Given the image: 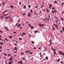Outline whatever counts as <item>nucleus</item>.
I'll return each instance as SVG.
<instances>
[{"label": "nucleus", "mask_w": 64, "mask_h": 64, "mask_svg": "<svg viewBox=\"0 0 64 64\" xmlns=\"http://www.w3.org/2000/svg\"><path fill=\"white\" fill-rule=\"evenodd\" d=\"M61 20H62V21H63V20H64L62 18H61Z\"/></svg>", "instance_id": "4c0bfd02"}, {"label": "nucleus", "mask_w": 64, "mask_h": 64, "mask_svg": "<svg viewBox=\"0 0 64 64\" xmlns=\"http://www.w3.org/2000/svg\"><path fill=\"white\" fill-rule=\"evenodd\" d=\"M28 25H29L30 27H32V26H31V25H30V24H28Z\"/></svg>", "instance_id": "ddd939ff"}, {"label": "nucleus", "mask_w": 64, "mask_h": 64, "mask_svg": "<svg viewBox=\"0 0 64 64\" xmlns=\"http://www.w3.org/2000/svg\"><path fill=\"white\" fill-rule=\"evenodd\" d=\"M40 57H42V54H40Z\"/></svg>", "instance_id": "052dcab7"}, {"label": "nucleus", "mask_w": 64, "mask_h": 64, "mask_svg": "<svg viewBox=\"0 0 64 64\" xmlns=\"http://www.w3.org/2000/svg\"><path fill=\"white\" fill-rule=\"evenodd\" d=\"M48 15V18H50V14H49Z\"/></svg>", "instance_id": "13d9d810"}, {"label": "nucleus", "mask_w": 64, "mask_h": 64, "mask_svg": "<svg viewBox=\"0 0 64 64\" xmlns=\"http://www.w3.org/2000/svg\"><path fill=\"white\" fill-rule=\"evenodd\" d=\"M46 60H48V56H46Z\"/></svg>", "instance_id": "9d476101"}, {"label": "nucleus", "mask_w": 64, "mask_h": 64, "mask_svg": "<svg viewBox=\"0 0 64 64\" xmlns=\"http://www.w3.org/2000/svg\"><path fill=\"white\" fill-rule=\"evenodd\" d=\"M34 13L36 14V16H38V14L36 12H34Z\"/></svg>", "instance_id": "e433bc0d"}, {"label": "nucleus", "mask_w": 64, "mask_h": 64, "mask_svg": "<svg viewBox=\"0 0 64 64\" xmlns=\"http://www.w3.org/2000/svg\"><path fill=\"white\" fill-rule=\"evenodd\" d=\"M7 18H8V16H6V19H7Z\"/></svg>", "instance_id": "49530a36"}, {"label": "nucleus", "mask_w": 64, "mask_h": 64, "mask_svg": "<svg viewBox=\"0 0 64 64\" xmlns=\"http://www.w3.org/2000/svg\"><path fill=\"white\" fill-rule=\"evenodd\" d=\"M30 28L31 29H34V27H33V26H32V27H31V28Z\"/></svg>", "instance_id": "412c9836"}, {"label": "nucleus", "mask_w": 64, "mask_h": 64, "mask_svg": "<svg viewBox=\"0 0 64 64\" xmlns=\"http://www.w3.org/2000/svg\"><path fill=\"white\" fill-rule=\"evenodd\" d=\"M9 37L10 38V39H12V36H9Z\"/></svg>", "instance_id": "dca6fc26"}, {"label": "nucleus", "mask_w": 64, "mask_h": 64, "mask_svg": "<svg viewBox=\"0 0 64 64\" xmlns=\"http://www.w3.org/2000/svg\"><path fill=\"white\" fill-rule=\"evenodd\" d=\"M19 40H22V38H19Z\"/></svg>", "instance_id": "79ce46f5"}, {"label": "nucleus", "mask_w": 64, "mask_h": 64, "mask_svg": "<svg viewBox=\"0 0 64 64\" xmlns=\"http://www.w3.org/2000/svg\"><path fill=\"white\" fill-rule=\"evenodd\" d=\"M20 5H21V2H20Z\"/></svg>", "instance_id": "4d7b16f0"}, {"label": "nucleus", "mask_w": 64, "mask_h": 64, "mask_svg": "<svg viewBox=\"0 0 64 64\" xmlns=\"http://www.w3.org/2000/svg\"><path fill=\"white\" fill-rule=\"evenodd\" d=\"M38 25L40 26V27H43L44 26V24H38Z\"/></svg>", "instance_id": "f257e3e1"}, {"label": "nucleus", "mask_w": 64, "mask_h": 64, "mask_svg": "<svg viewBox=\"0 0 64 64\" xmlns=\"http://www.w3.org/2000/svg\"><path fill=\"white\" fill-rule=\"evenodd\" d=\"M4 55L5 56H7V54H6L5 53H4Z\"/></svg>", "instance_id": "ea45409f"}, {"label": "nucleus", "mask_w": 64, "mask_h": 64, "mask_svg": "<svg viewBox=\"0 0 64 64\" xmlns=\"http://www.w3.org/2000/svg\"><path fill=\"white\" fill-rule=\"evenodd\" d=\"M62 29L63 31L64 32V27H63L62 28Z\"/></svg>", "instance_id": "393cba45"}, {"label": "nucleus", "mask_w": 64, "mask_h": 64, "mask_svg": "<svg viewBox=\"0 0 64 64\" xmlns=\"http://www.w3.org/2000/svg\"><path fill=\"white\" fill-rule=\"evenodd\" d=\"M12 57H11L9 58L10 61V62L12 61Z\"/></svg>", "instance_id": "7ed1b4c3"}, {"label": "nucleus", "mask_w": 64, "mask_h": 64, "mask_svg": "<svg viewBox=\"0 0 64 64\" xmlns=\"http://www.w3.org/2000/svg\"><path fill=\"white\" fill-rule=\"evenodd\" d=\"M8 15V14H4L3 15L4 16H6V15Z\"/></svg>", "instance_id": "58836bf2"}, {"label": "nucleus", "mask_w": 64, "mask_h": 64, "mask_svg": "<svg viewBox=\"0 0 64 64\" xmlns=\"http://www.w3.org/2000/svg\"><path fill=\"white\" fill-rule=\"evenodd\" d=\"M30 12H31V13H33V12L32 11V10H30Z\"/></svg>", "instance_id": "a19ab883"}, {"label": "nucleus", "mask_w": 64, "mask_h": 64, "mask_svg": "<svg viewBox=\"0 0 64 64\" xmlns=\"http://www.w3.org/2000/svg\"><path fill=\"white\" fill-rule=\"evenodd\" d=\"M54 2L55 4H57V3H58V2H57V1H54Z\"/></svg>", "instance_id": "2eb2a0df"}, {"label": "nucleus", "mask_w": 64, "mask_h": 64, "mask_svg": "<svg viewBox=\"0 0 64 64\" xmlns=\"http://www.w3.org/2000/svg\"><path fill=\"white\" fill-rule=\"evenodd\" d=\"M52 6L51 4H50L49 6V8H51V7Z\"/></svg>", "instance_id": "9b49d317"}, {"label": "nucleus", "mask_w": 64, "mask_h": 64, "mask_svg": "<svg viewBox=\"0 0 64 64\" xmlns=\"http://www.w3.org/2000/svg\"><path fill=\"white\" fill-rule=\"evenodd\" d=\"M47 12H49V10H48V9H46Z\"/></svg>", "instance_id": "c756f323"}, {"label": "nucleus", "mask_w": 64, "mask_h": 64, "mask_svg": "<svg viewBox=\"0 0 64 64\" xmlns=\"http://www.w3.org/2000/svg\"><path fill=\"white\" fill-rule=\"evenodd\" d=\"M54 26H56V27H57H57L58 26L56 25V24H54Z\"/></svg>", "instance_id": "a211bd4d"}, {"label": "nucleus", "mask_w": 64, "mask_h": 64, "mask_svg": "<svg viewBox=\"0 0 64 64\" xmlns=\"http://www.w3.org/2000/svg\"><path fill=\"white\" fill-rule=\"evenodd\" d=\"M34 49H36V47H34Z\"/></svg>", "instance_id": "5fc2aeb1"}, {"label": "nucleus", "mask_w": 64, "mask_h": 64, "mask_svg": "<svg viewBox=\"0 0 64 64\" xmlns=\"http://www.w3.org/2000/svg\"><path fill=\"white\" fill-rule=\"evenodd\" d=\"M18 27H20V26H21V24H19L17 26Z\"/></svg>", "instance_id": "f3484780"}, {"label": "nucleus", "mask_w": 64, "mask_h": 64, "mask_svg": "<svg viewBox=\"0 0 64 64\" xmlns=\"http://www.w3.org/2000/svg\"><path fill=\"white\" fill-rule=\"evenodd\" d=\"M20 54H22V55H24V53L22 52H21L20 53Z\"/></svg>", "instance_id": "a878e982"}, {"label": "nucleus", "mask_w": 64, "mask_h": 64, "mask_svg": "<svg viewBox=\"0 0 64 64\" xmlns=\"http://www.w3.org/2000/svg\"><path fill=\"white\" fill-rule=\"evenodd\" d=\"M7 11H8V10H6L4 11V12H3L2 13L3 14H4L5 13H6V12H7Z\"/></svg>", "instance_id": "6e6552de"}, {"label": "nucleus", "mask_w": 64, "mask_h": 64, "mask_svg": "<svg viewBox=\"0 0 64 64\" xmlns=\"http://www.w3.org/2000/svg\"><path fill=\"white\" fill-rule=\"evenodd\" d=\"M26 8V6H25L23 8L24 9H25Z\"/></svg>", "instance_id": "4468645a"}, {"label": "nucleus", "mask_w": 64, "mask_h": 64, "mask_svg": "<svg viewBox=\"0 0 64 64\" xmlns=\"http://www.w3.org/2000/svg\"><path fill=\"white\" fill-rule=\"evenodd\" d=\"M52 42H51V40H50V44H49V45H52Z\"/></svg>", "instance_id": "39448f33"}, {"label": "nucleus", "mask_w": 64, "mask_h": 64, "mask_svg": "<svg viewBox=\"0 0 64 64\" xmlns=\"http://www.w3.org/2000/svg\"><path fill=\"white\" fill-rule=\"evenodd\" d=\"M46 19H47V20H49V19H48L47 18H46Z\"/></svg>", "instance_id": "8fccbe9b"}, {"label": "nucleus", "mask_w": 64, "mask_h": 64, "mask_svg": "<svg viewBox=\"0 0 64 64\" xmlns=\"http://www.w3.org/2000/svg\"><path fill=\"white\" fill-rule=\"evenodd\" d=\"M30 54H32V52H30L29 53Z\"/></svg>", "instance_id": "c9c22d12"}, {"label": "nucleus", "mask_w": 64, "mask_h": 64, "mask_svg": "<svg viewBox=\"0 0 64 64\" xmlns=\"http://www.w3.org/2000/svg\"><path fill=\"white\" fill-rule=\"evenodd\" d=\"M4 28H6V31H8V28H7V27H4Z\"/></svg>", "instance_id": "423d86ee"}, {"label": "nucleus", "mask_w": 64, "mask_h": 64, "mask_svg": "<svg viewBox=\"0 0 64 64\" xmlns=\"http://www.w3.org/2000/svg\"><path fill=\"white\" fill-rule=\"evenodd\" d=\"M13 33H14V34H16V32H14Z\"/></svg>", "instance_id": "a18cd8bd"}, {"label": "nucleus", "mask_w": 64, "mask_h": 64, "mask_svg": "<svg viewBox=\"0 0 64 64\" xmlns=\"http://www.w3.org/2000/svg\"><path fill=\"white\" fill-rule=\"evenodd\" d=\"M5 40H6V41H8V42L9 41V40H8L7 39V38H5Z\"/></svg>", "instance_id": "f8f14e48"}, {"label": "nucleus", "mask_w": 64, "mask_h": 64, "mask_svg": "<svg viewBox=\"0 0 64 64\" xmlns=\"http://www.w3.org/2000/svg\"><path fill=\"white\" fill-rule=\"evenodd\" d=\"M13 63V62H8V64H12V63Z\"/></svg>", "instance_id": "0eeeda50"}, {"label": "nucleus", "mask_w": 64, "mask_h": 64, "mask_svg": "<svg viewBox=\"0 0 64 64\" xmlns=\"http://www.w3.org/2000/svg\"><path fill=\"white\" fill-rule=\"evenodd\" d=\"M11 56V54H8V56Z\"/></svg>", "instance_id": "37998d69"}, {"label": "nucleus", "mask_w": 64, "mask_h": 64, "mask_svg": "<svg viewBox=\"0 0 64 64\" xmlns=\"http://www.w3.org/2000/svg\"><path fill=\"white\" fill-rule=\"evenodd\" d=\"M60 58H59L58 59V60H57V62H60Z\"/></svg>", "instance_id": "1a4fd4ad"}, {"label": "nucleus", "mask_w": 64, "mask_h": 64, "mask_svg": "<svg viewBox=\"0 0 64 64\" xmlns=\"http://www.w3.org/2000/svg\"><path fill=\"white\" fill-rule=\"evenodd\" d=\"M32 44H34V41L32 42Z\"/></svg>", "instance_id": "f704fd0d"}, {"label": "nucleus", "mask_w": 64, "mask_h": 64, "mask_svg": "<svg viewBox=\"0 0 64 64\" xmlns=\"http://www.w3.org/2000/svg\"><path fill=\"white\" fill-rule=\"evenodd\" d=\"M37 8V6H36V7H35V8Z\"/></svg>", "instance_id": "338daca9"}, {"label": "nucleus", "mask_w": 64, "mask_h": 64, "mask_svg": "<svg viewBox=\"0 0 64 64\" xmlns=\"http://www.w3.org/2000/svg\"><path fill=\"white\" fill-rule=\"evenodd\" d=\"M20 61H19L18 62V64H20Z\"/></svg>", "instance_id": "0e129e2a"}, {"label": "nucleus", "mask_w": 64, "mask_h": 64, "mask_svg": "<svg viewBox=\"0 0 64 64\" xmlns=\"http://www.w3.org/2000/svg\"><path fill=\"white\" fill-rule=\"evenodd\" d=\"M22 34L23 35H25V34H26L25 33V32H23L22 33Z\"/></svg>", "instance_id": "2f4dec72"}, {"label": "nucleus", "mask_w": 64, "mask_h": 64, "mask_svg": "<svg viewBox=\"0 0 64 64\" xmlns=\"http://www.w3.org/2000/svg\"><path fill=\"white\" fill-rule=\"evenodd\" d=\"M8 19H10V18H11V17H10V16H8Z\"/></svg>", "instance_id": "b1692460"}, {"label": "nucleus", "mask_w": 64, "mask_h": 64, "mask_svg": "<svg viewBox=\"0 0 64 64\" xmlns=\"http://www.w3.org/2000/svg\"><path fill=\"white\" fill-rule=\"evenodd\" d=\"M10 7H11V8H12V9H13V6H10Z\"/></svg>", "instance_id": "bb28decb"}, {"label": "nucleus", "mask_w": 64, "mask_h": 64, "mask_svg": "<svg viewBox=\"0 0 64 64\" xmlns=\"http://www.w3.org/2000/svg\"><path fill=\"white\" fill-rule=\"evenodd\" d=\"M54 10H52V13L53 14H54Z\"/></svg>", "instance_id": "c85d7f7f"}, {"label": "nucleus", "mask_w": 64, "mask_h": 64, "mask_svg": "<svg viewBox=\"0 0 64 64\" xmlns=\"http://www.w3.org/2000/svg\"><path fill=\"white\" fill-rule=\"evenodd\" d=\"M20 64H22V60H21L20 62Z\"/></svg>", "instance_id": "cd10ccee"}, {"label": "nucleus", "mask_w": 64, "mask_h": 64, "mask_svg": "<svg viewBox=\"0 0 64 64\" xmlns=\"http://www.w3.org/2000/svg\"><path fill=\"white\" fill-rule=\"evenodd\" d=\"M52 28L53 29H52V30H54V29H55L54 28V27H52Z\"/></svg>", "instance_id": "09e8293b"}, {"label": "nucleus", "mask_w": 64, "mask_h": 64, "mask_svg": "<svg viewBox=\"0 0 64 64\" xmlns=\"http://www.w3.org/2000/svg\"><path fill=\"white\" fill-rule=\"evenodd\" d=\"M51 50H53V47H51Z\"/></svg>", "instance_id": "864d4df0"}, {"label": "nucleus", "mask_w": 64, "mask_h": 64, "mask_svg": "<svg viewBox=\"0 0 64 64\" xmlns=\"http://www.w3.org/2000/svg\"><path fill=\"white\" fill-rule=\"evenodd\" d=\"M30 52V51H26V53H29V52Z\"/></svg>", "instance_id": "aec40b11"}, {"label": "nucleus", "mask_w": 64, "mask_h": 64, "mask_svg": "<svg viewBox=\"0 0 64 64\" xmlns=\"http://www.w3.org/2000/svg\"><path fill=\"white\" fill-rule=\"evenodd\" d=\"M38 32V31L37 30H36L34 31V32L36 33H37Z\"/></svg>", "instance_id": "7c9ffc66"}, {"label": "nucleus", "mask_w": 64, "mask_h": 64, "mask_svg": "<svg viewBox=\"0 0 64 64\" xmlns=\"http://www.w3.org/2000/svg\"><path fill=\"white\" fill-rule=\"evenodd\" d=\"M22 60H25V58H22Z\"/></svg>", "instance_id": "680f3d73"}, {"label": "nucleus", "mask_w": 64, "mask_h": 64, "mask_svg": "<svg viewBox=\"0 0 64 64\" xmlns=\"http://www.w3.org/2000/svg\"><path fill=\"white\" fill-rule=\"evenodd\" d=\"M28 8H31V6L30 5H29L28 6Z\"/></svg>", "instance_id": "473e14b6"}, {"label": "nucleus", "mask_w": 64, "mask_h": 64, "mask_svg": "<svg viewBox=\"0 0 64 64\" xmlns=\"http://www.w3.org/2000/svg\"><path fill=\"white\" fill-rule=\"evenodd\" d=\"M0 44L1 45H3V42H1L0 43Z\"/></svg>", "instance_id": "4be33fe9"}, {"label": "nucleus", "mask_w": 64, "mask_h": 64, "mask_svg": "<svg viewBox=\"0 0 64 64\" xmlns=\"http://www.w3.org/2000/svg\"><path fill=\"white\" fill-rule=\"evenodd\" d=\"M5 2H4V3H3V6H4V5H5Z\"/></svg>", "instance_id": "de8ad7c7"}, {"label": "nucleus", "mask_w": 64, "mask_h": 64, "mask_svg": "<svg viewBox=\"0 0 64 64\" xmlns=\"http://www.w3.org/2000/svg\"><path fill=\"white\" fill-rule=\"evenodd\" d=\"M60 63L62 64L63 63V62H60Z\"/></svg>", "instance_id": "3c124183"}, {"label": "nucleus", "mask_w": 64, "mask_h": 64, "mask_svg": "<svg viewBox=\"0 0 64 64\" xmlns=\"http://www.w3.org/2000/svg\"><path fill=\"white\" fill-rule=\"evenodd\" d=\"M62 13H63L64 14V11H62Z\"/></svg>", "instance_id": "774afa93"}, {"label": "nucleus", "mask_w": 64, "mask_h": 64, "mask_svg": "<svg viewBox=\"0 0 64 64\" xmlns=\"http://www.w3.org/2000/svg\"><path fill=\"white\" fill-rule=\"evenodd\" d=\"M52 9H53V10L54 9V10H55V8H52Z\"/></svg>", "instance_id": "e2e57ef3"}, {"label": "nucleus", "mask_w": 64, "mask_h": 64, "mask_svg": "<svg viewBox=\"0 0 64 64\" xmlns=\"http://www.w3.org/2000/svg\"><path fill=\"white\" fill-rule=\"evenodd\" d=\"M22 15H23L24 16L25 15V13H24L22 14Z\"/></svg>", "instance_id": "6e6d98bb"}, {"label": "nucleus", "mask_w": 64, "mask_h": 64, "mask_svg": "<svg viewBox=\"0 0 64 64\" xmlns=\"http://www.w3.org/2000/svg\"><path fill=\"white\" fill-rule=\"evenodd\" d=\"M64 3H62V5H64Z\"/></svg>", "instance_id": "69168bd1"}, {"label": "nucleus", "mask_w": 64, "mask_h": 64, "mask_svg": "<svg viewBox=\"0 0 64 64\" xmlns=\"http://www.w3.org/2000/svg\"><path fill=\"white\" fill-rule=\"evenodd\" d=\"M60 54H61L62 55H63V52H61V51H59L58 52Z\"/></svg>", "instance_id": "f03ea898"}, {"label": "nucleus", "mask_w": 64, "mask_h": 64, "mask_svg": "<svg viewBox=\"0 0 64 64\" xmlns=\"http://www.w3.org/2000/svg\"><path fill=\"white\" fill-rule=\"evenodd\" d=\"M54 12H55V13H56V12H57V10H54Z\"/></svg>", "instance_id": "c03bdc74"}, {"label": "nucleus", "mask_w": 64, "mask_h": 64, "mask_svg": "<svg viewBox=\"0 0 64 64\" xmlns=\"http://www.w3.org/2000/svg\"><path fill=\"white\" fill-rule=\"evenodd\" d=\"M53 51L54 52H55V51H56V50L55 49H54L53 50Z\"/></svg>", "instance_id": "5701e85b"}, {"label": "nucleus", "mask_w": 64, "mask_h": 64, "mask_svg": "<svg viewBox=\"0 0 64 64\" xmlns=\"http://www.w3.org/2000/svg\"><path fill=\"white\" fill-rule=\"evenodd\" d=\"M17 48L15 47L14 48V50H17Z\"/></svg>", "instance_id": "6ab92c4d"}, {"label": "nucleus", "mask_w": 64, "mask_h": 64, "mask_svg": "<svg viewBox=\"0 0 64 64\" xmlns=\"http://www.w3.org/2000/svg\"><path fill=\"white\" fill-rule=\"evenodd\" d=\"M30 14H31V12H29L28 13V17H31V15Z\"/></svg>", "instance_id": "20e7f679"}, {"label": "nucleus", "mask_w": 64, "mask_h": 64, "mask_svg": "<svg viewBox=\"0 0 64 64\" xmlns=\"http://www.w3.org/2000/svg\"><path fill=\"white\" fill-rule=\"evenodd\" d=\"M14 45L15 46H17V44H14Z\"/></svg>", "instance_id": "bf43d9fd"}, {"label": "nucleus", "mask_w": 64, "mask_h": 64, "mask_svg": "<svg viewBox=\"0 0 64 64\" xmlns=\"http://www.w3.org/2000/svg\"><path fill=\"white\" fill-rule=\"evenodd\" d=\"M18 23H16V26H17V25H18Z\"/></svg>", "instance_id": "603ef678"}, {"label": "nucleus", "mask_w": 64, "mask_h": 64, "mask_svg": "<svg viewBox=\"0 0 64 64\" xmlns=\"http://www.w3.org/2000/svg\"><path fill=\"white\" fill-rule=\"evenodd\" d=\"M54 54H56V52H54Z\"/></svg>", "instance_id": "72a5a7b5"}]
</instances>
